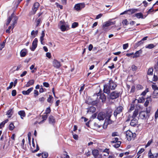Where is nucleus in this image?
<instances>
[{
    "instance_id": "f257e3e1",
    "label": "nucleus",
    "mask_w": 158,
    "mask_h": 158,
    "mask_svg": "<svg viewBox=\"0 0 158 158\" xmlns=\"http://www.w3.org/2000/svg\"><path fill=\"white\" fill-rule=\"evenodd\" d=\"M117 85L116 83L114 82L112 79H110L107 84L104 85L103 91L104 93L109 94L110 93V89L114 90Z\"/></svg>"
},
{
    "instance_id": "f03ea898",
    "label": "nucleus",
    "mask_w": 158,
    "mask_h": 158,
    "mask_svg": "<svg viewBox=\"0 0 158 158\" xmlns=\"http://www.w3.org/2000/svg\"><path fill=\"white\" fill-rule=\"evenodd\" d=\"M126 136L127 140L130 141L134 139L136 137V134L135 133H133L130 130H128L126 132Z\"/></svg>"
},
{
    "instance_id": "7ed1b4c3",
    "label": "nucleus",
    "mask_w": 158,
    "mask_h": 158,
    "mask_svg": "<svg viewBox=\"0 0 158 158\" xmlns=\"http://www.w3.org/2000/svg\"><path fill=\"white\" fill-rule=\"evenodd\" d=\"M109 94V98L111 100L116 99L121 95V94L120 92H118L116 90L113 91Z\"/></svg>"
},
{
    "instance_id": "20e7f679",
    "label": "nucleus",
    "mask_w": 158,
    "mask_h": 158,
    "mask_svg": "<svg viewBox=\"0 0 158 158\" xmlns=\"http://www.w3.org/2000/svg\"><path fill=\"white\" fill-rule=\"evenodd\" d=\"M85 7V4L84 3H80L76 4L74 6V9L77 11H80Z\"/></svg>"
},
{
    "instance_id": "39448f33",
    "label": "nucleus",
    "mask_w": 158,
    "mask_h": 158,
    "mask_svg": "<svg viewBox=\"0 0 158 158\" xmlns=\"http://www.w3.org/2000/svg\"><path fill=\"white\" fill-rule=\"evenodd\" d=\"M96 95L97 99H98L99 102H103L105 101L106 97L103 94H101L99 92L96 94Z\"/></svg>"
},
{
    "instance_id": "423d86ee",
    "label": "nucleus",
    "mask_w": 158,
    "mask_h": 158,
    "mask_svg": "<svg viewBox=\"0 0 158 158\" xmlns=\"http://www.w3.org/2000/svg\"><path fill=\"white\" fill-rule=\"evenodd\" d=\"M123 109V107L122 106H119L115 109L114 113V115L115 119L117 118V115L122 112Z\"/></svg>"
},
{
    "instance_id": "0eeeda50",
    "label": "nucleus",
    "mask_w": 158,
    "mask_h": 158,
    "mask_svg": "<svg viewBox=\"0 0 158 158\" xmlns=\"http://www.w3.org/2000/svg\"><path fill=\"white\" fill-rule=\"evenodd\" d=\"M40 4L38 2H35L34 4V6L32 9V10L29 13L30 15H31L35 14Z\"/></svg>"
},
{
    "instance_id": "6e6552de",
    "label": "nucleus",
    "mask_w": 158,
    "mask_h": 158,
    "mask_svg": "<svg viewBox=\"0 0 158 158\" xmlns=\"http://www.w3.org/2000/svg\"><path fill=\"white\" fill-rule=\"evenodd\" d=\"M139 116L142 119H146L149 118L147 112L145 111H141L139 113Z\"/></svg>"
},
{
    "instance_id": "1a4fd4ad",
    "label": "nucleus",
    "mask_w": 158,
    "mask_h": 158,
    "mask_svg": "<svg viewBox=\"0 0 158 158\" xmlns=\"http://www.w3.org/2000/svg\"><path fill=\"white\" fill-rule=\"evenodd\" d=\"M97 118L99 120H103L105 118V112H99L97 116Z\"/></svg>"
},
{
    "instance_id": "9d476101",
    "label": "nucleus",
    "mask_w": 158,
    "mask_h": 158,
    "mask_svg": "<svg viewBox=\"0 0 158 158\" xmlns=\"http://www.w3.org/2000/svg\"><path fill=\"white\" fill-rule=\"evenodd\" d=\"M38 39L35 38L32 42L31 48V51H34L36 48L37 45Z\"/></svg>"
},
{
    "instance_id": "9b49d317",
    "label": "nucleus",
    "mask_w": 158,
    "mask_h": 158,
    "mask_svg": "<svg viewBox=\"0 0 158 158\" xmlns=\"http://www.w3.org/2000/svg\"><path fill=\"white\" fill-rule=\"evenodd\" d=\"M69 26L67 24L61 25L60 27V28L62 31H64L68 30L69 29Z\"/></svg>"
},
{
    "instance_id": "f8f14e48",
    "label": "nucleus",
    "mask_w": 158,
    "mask_h": 158,
    "mask_svg": "<svg viewBox=\"0 0 158 158\" xmlns=\"http://www.w3.org/2000/svg\"><path fill=\"white\" fill-rule=\"evenodd\" d=\"M112 111L111 110H108L105 113V116L106 119H107L109 118H110L111 116L112 115Z\"/></svg>"
},
{
    "instance_id": "ddd939ff",
    "label": "nucleus",
    "mask_w": 158,
    "mask_h": 158,
    "mask_svg": "<svg viewBox=\"0 0 158 158\" xmlns=\"http://www.w3.org/2000/svg\"><path fill=\"white\" fill-rule=\"evenodd\" d=\"M53 64L54 67L57 69L59 68L61 65L60 62L56 60H54L53 62Z\"/></svg>"
},
{
    "instance_id": "4468645a",
    "label": "nucleus",
    "mask_w": 158,
    "mask_h": 158,
    "mask_svg": "<svg viewBox=\"0 0 158 158\" xmlns=\"http://www.w3.org/2000/svg\"><path fill=\"white\" fill-rule=\"evenodd\" d=\"M13 18V23L12 24V26H13L12 29L14 28L15 27V25L16 23L17 20H18V18L16 15H14V14L13 16L12 17V19Z\"/></svg>"
},
{
    "instance_id": "2eb2a0df",
    "label": "nucleus",
    "mask_w": 158,
    "mask_h": 158,
    "mask_svg": "<svg viewBox=\"0 0 158 158\" xmlns=\"http://www.w3.org/2000/svg\"><path fill=\"white\" fill-rule=\"evenodd\" d=\"M142 52L143 51L141 49H140L139 51H137L134 54V55L133 56L132 58H135L139 57L140 55L142 53Z\"/></svg>"
},
{
    "instance_id": "dca6fc26",
    "label": "nucleus",
    "mask_w": 158,
    "mask_h": 158,
    "mask_svg": "<svg viewBox=\"0 0 158 158\" xmlns=\"http://www.w3.org/2000/svg\"><path fill=\"white\" fill-rule=\"evenodd\" d=\"M33 88L31 87L28 89L27 90H23L22 92L23 94L24 95H28L33 90Z\"/></svg>"
},
{
    "instance_id": "f3484780",
    "label": "nucleus",
    "mask_w": 158,
    "mask_h": 158,
    "mask_svg": "<svg viewBox=\"0 0 158 158\" xmlns=\"http://www.w3.org/2000/svg\"><path fill=\"white\" fill-rule=\"evenodd\" d=\"M138 120L135 118H132L130 123V125L132 127H135L137 124Z\"/></svg>"
},
{
    "instance_id": "a211bd4d",
    "label": "nucleus",
    "mask_w": 158,
    "mask_h": 158,
    "mask_svg": "<svg viewBox=\"0 0 158 158\" xmlns=\"http://www.w3.org/2000/svg\"><path fill=\"white\" fill-rule=\"evenodd\" d=\"M48 121L49 123L54 124L55 122V119L54 116L50 115L48 118Z\"/></svg>"
},
{
    "instance_id": "6ab92c4d",
    "label": "nucleus",
    "mask_w": 158,
    "mask_h": 158,
    "mask_svg": "<svg viewBox=\"0 0 158 158\" xmlns=\"http://www.w3.org/2000/svg\"><path fill=\"white\" fill-rule=\"evenodd\" d=\"M87 109V113L90 112L91 113H94L96 111V108L93 106H90Z\"/></svg>"
},
{
    "instance_id": "aec40b11",
    "label": "nucleus",
    "mask_w": 158,
    "mask_h": 158,
    "mask_svg": "<svg viewBox=\"0 0 158 158\" xmlns=\"http://www.w3.org/2000/svg\"><path fill=\"white\" fill-rule=\"evenodd\" d=\"M18 114L20 116L22 119H23V118L26 116V114L24 110H20L18 112Z\"/></svg>"
},
{
    "instance_id": "412c9836",
    "label": "nucleus",
    "mask_w": 158,
    "mask_h": 158,
    "mask_svg": "<svg viewBox=\"0 0 158 158\" xmlns=\"http://www.w3.org/2000/svg\"><path fill=\"white\" fill-rule=\"evenodd\" d=\"M14 12L7 19L6 22V25L7 26L10 23L12 19V17L13 16Z\"/></svg>"
},
{
    "instance_id": "4be33fe9",
    "label": "nucleus",
    "mask_w": 158,
    "mask_h": 158,
    "mask_svg": "<svg viewBox=\"0 0 158 158\" xmlns=\"http://www.w3.org/2000/svg\"><path fill=\"white\" fill-rule=\"evenodd\" d=\"M92 154L94 157L96 158L99 154V151L97 149H94L92 151Z\"/></svg>"
},
{
    "instance_id": "5701e85b",
    "label": "nucleus",
    "mask_w": 158,
    "mask_h": 158,
    "mask_svg": "<svg viewBox=\"0 0 158 158\" xmlns=\"http://www.w3.org/2000/svg\"><path fill=\"white\" fill-rule=\"evenodd\" d=\"M34 83V81L33 80H29L25 85L26 87H29L30 85H32Z\"/></svg>"
},
{
    "instance_id": "b1692460",
    "label": "nucleus",
    "mask_w": 158,
    "mask_h": 158,
    "mask_svg": "<svg viewBox=\"0 0 158 158\" xmlns=\"http://www.w3.org/2000/svg\"><path fill=\"white\" fill-rule=\"evenodd\" d=\"M27 54V52L26 49L22 50L20 52V56L21 57H24Z\"/></svg>"
},
{
    "instance_id": "393cba45",
    "label": "nucleus",
    "mask_w": 158,
    "mask_h": 158,
    "mask_svg": "<svg viewBox=\"0 0 158 158\" xmlns=\"http://www.w3.org/2000/svg\"><path fill=\"white\" fill-rule=\"evenodd\" d=\"M135 16L138 19H144L143 15L141 13H139L135 14Z\"/></svg>"
},
{
    "instance_id": "a878e982",
    "label": "nucleus",
    "mask_w": 158,
    "mask_h": 158,
    "mask_svg": "<svg viewBox=\"0 0 158 158\" xmlns=\"http://www.w3.org/2000/svg\"><path fill=\"white\" fill-rule=\"evenodd\" d=\"M53 97L52 96L49 95V97L47 99V101L48 102L52 104L53 103Z\"/></svg>"
},
{
    "instance_id": "bb28decb",
    "label": "nucleus",
    "mask_w": 158,
    "mask_h": 158,
    "mask_svg": "<svg viewBox=\"0 0 158 158\" xmlns=\"http://www.w3.org/2000/svg\"><path fill=\"white\" fill-rule=\"evenodd\" d=\"M137 11V9H131L127 10L128 14H132Z\"/></svg>"
},
{
    "instance_id": "cd10ccee",
    "label": "nucleus",
    "mask_w": 158,
    "mask_h": 158,
    "mask_svg": "<svg viewBox=\"0 0 158 158\" xmlns=\"http://www.w3.org/2000/svg\"><path fill=\"white\" fill-rule=\"evenodd\" d=\"M8 121L9 120L8 119H6L1 123L0 124V129L2 128V127H4L5 124L7 123Z\"/></svg>"
},
{
    "instance_id": "c85d7f7f",
    "label": "nucleus",
    "mask_w": 158,
    "mask_h": 158,
    "mask_svg": "<svg viewBox=\"0 0 158 158\" xmlns=\"http://www.w3.org/2000/svg\"><path fill=\"white\" fill-rule=\"evenodd\" d=\"M155 46L154 45V44H148V45L146 46L145 47L146 48L151 49L155 47Z\"/></svg>"
},
{
    "instance_id": "c756f323",
    "label": "nucleus",
    "mask_w": 158,
    "mask_h": 158,
    "mask_svg": "<svg viewBox=\"0 0 158 158\" xmlns=\"http://www.w3.org/2000/svg\"><path fill=\"white\" fill-rule=\"evenodd\" d=\"M138 114V110H135L133 112V113L132 116L131 117L132 118H134L137 116Z\"/></svg>"
},
{
    "instance_id": "7c9ffc66",
    "label": "nucleus",
    "mask_w": 158,
    "mask_h": 158,
    "mask_svg": "<svg viewBox=\"0 0 158 158\" xmlns=\"http://www.w3.org/2000/svg\"><path fill=\"white\" fill-rule=\"evenodd\" d=\"M48 116L47 114L42 115V118L43 119V120L40 121L39 123H41L44 122V121L47 118Z\"/></svg>"
},
{
    "instance_id": "2f4dec72",
    "label": "nucleus",
    "mask_w": 158,
    "mask_h": 158,
    "mask_svg": "<svg viewBox=\"0 0 158 158\" xmlns=\"http://www.w3.org/2000/svg\"><path fill=\"white\" fill-rule=\"evenodd\" d=\"M12 111V109H10L8 110L6 112V114L9 115L8 116V118H10L11 117V116L12 115V114L11 113Z\"/></svg>"
},
{
    "instance_id": "473e14b6",
    "label": "nucleus",
    "mask_w": 158,
    "mask_h": 158,
    "mask_svg": "<svg viewBox=\"0 0 158 158\" xmlns=\"http://www.w3.org/2000/svg\"><path fill=\"white\" fill-rule=\"evenodd\" d=\"M144 151V149L143 148H141L140 150L137 153V155H138V157L137 158H139L140 156V154L142 153Z\"/></svg>"
},
{
    "instance_id": "72a5a7b5",
    "label": "nucleus",
    "mask_w": 158,
    "mask_h": 158,
    "mask_svg": "<svg viewBox=\"0 0 158 158\" xmlns=\"http://www.w3.org/2000/svg\"><path fill=\"white\" fill-rule=\"evenodd\" d=\"M143 42H142V41L140 40L135 44V47L137 48L140 45L143 44Z\"/></svg>"
},
{
    "instance_id": "f704fd0d",
    "label": "nucleus",
    "mask_w": 158,
    "mask_h": 158,
    "mask_svg": "<svg viewBox=\"0 0 158 158\" xmlns=\"http://www.w3.org/2000/svg\"><path fill=\"white\" fill-rule=\"evenodd\" d=\"M153 69L152 68H149L147 74L148 75H152L153 74Z\"/></svg>"
},
{
    "instance_id": "c9c22d12",
    "label": "nucleus",
    "mask_w": 158,
    "mask_h": 158,
    "mask_svg": "<svg viewBox=\"0 0 158 158\" xmlns=\"http://www.w3.org/2000/svg\"><path fill=\"white\" fill-rule=\"evenodd\" d=\"M36 27H38L40 24L41 22V19L40 18H39L36 19Z\"/></svg>"
},
{
    "instance_id": "e433bc0d",
    "label": "nucleus",
    "mask_w": 158,
    "mask_h": 158,
    "mask_svg": "<svg viewBox=\"0 0 158 158\" xmlns=\"http://www.w3.org/2000/svg\"><path fill=\"white\" fill-rule=\"evenodd\" d=\"M38 33V31L37 30L35 31L34 30H33L32 31L31 33V35H33V38L35 37V35H37Z\"/></svg>"
},
{
    "instance_id": "4c0bfd02",
    "label": "nucleus",
    "mask_w": 158,
    "mask_h": 158,
    "mask_svg": "<svg viewBox=\"0 0 158 158\" xmlns=\"http://www.w3.org/2000/svg\"><path fill=\"white\" fill-rule=\"evenodd\" d=\"M48 153L46 152H44L42 153V157L43 158H46L48 156Z\"/></svg>"
},
{
    "instance_id": "58836bf2",
    "label": "nucleus",
    "mask_w": 158,
    "mask_h": 158,
    "mask_svg": "<svg viewBox=\"0 0 158 158\" xmlns=\"http://www.w3.org/2000/svg\"><path fill=\"white\" fill-rule=\"evenodd\" d=\"M110 26V24L108 21L105 22L103 25V27L104 28Z\"/></svg>"
},
{
    "instance_id": "ea45409f",
    "label": "nucleus",
    "mask_w": 158,
    "mask_h": 158,
    "mask_svg": "<svg viewBox=\"0 0 158 158\" xmlns=\"http://www.w3.org/2000/svg\"><path fill=\"white\" fill-rule=\"evenodd\" d=\"M121 143L120 141L118 142L117 143H115L114 146L115 148H118L120 146Z\"/></svg>"
},
{
    "instance_id": "a19ab883",
    "label": "nucleus",
    "mask_w": 158,
    "mask_h": 158,
    "mask_svg": "<svg viewBox=\"0 0 158 158\" xmlns=\"http://www.w3.org/2000/svg\"><path fill=\"white\" fill-rule=\"evenodd\" d=\"M15 127V126L13 123H10L9 126V129L10 131H12L13 130Z\"/></svg>"
},
{
    "instance_id": "79ce46f5",
    "label": "nucleus",
    "mask_w": 158,
    "mask_h": 158,
    "mask_svg": "<svg viewBox=\"0 0 158 158\" xmlns=\"http://www.w3.org/2000/svg\"><path fill=\"white\" fill-rule=\"evenodd\" d=\"M152 97L154 98H157L158 97V92H156L155 91L152 95Z\"/></svg>"
},
{
    "instance_id": "37998d69",
    "label": "nucleus",
    "mask_w": 158,
    "mask_h": 158,
    "mask_svg": "<svg viewBox=\"0 0 158 158\" xmlns=\"http://www.w3.org/2000/svg\"><path fill=\"white\" fill-rule=\"evenodd\" d=\"M122 23L123 25H127L128 24V22L127 19H125L122 21Z\"/></svg>"
},
{
    "instance_id": "c03bdc74",
    "label": "nucleus",
    "mask_w": 158,
    "mask_h": 158,
    "mask_svg": "<svg viewBox=\"0 0 158 158\" xmlns=\"http://www.w3.org/2000/svg\"><path fill=\"white\" fill-rule=\"evenodd\" d=\"M78 26V23L77 22H74L73 23L72 25V27L75 28Z\"/></svg>"
},
{
    "instance_id": "a18cd8bd",
    "label": "nucleus",
    "mask_w": 158,
    "mask_h": 158,
    "mask_svg": "<svg viewBox=\"0 0 158 158\" xmlns=\"http://www.w3.org/2000/svg\"><path fill=\"white\" fill-rule=\"evenodd\" d=\"M148 92V89H146L144 91H143L141 94V95L144 96L146 93Z\"/></svg>"
},
{
    "instance_id": "49530a36",
    "label": "nucleus",
    "mask_w": 158,
    "mask_h": 158,
    "mask_svg": "<svg viewBox=\"0 0 158 158\" xmlns=\"http://www.w3.org/2000/svg\"><path fill=\"white\" fill-rule=\"evenodd\" d=\"M51 112L50 108L49 107L46 108L45 114H47L50 113Z\"/></svg>"
},
{
    "instance_id": "de8ad7c7",
    "label": "nucleus",
    "mask_w": 158,
    "mask_h": 158,
    "mask_svg": "<svg viewBox=\"0 0 158 158\" xmlns=\"http://www.w3.org/2000/svg\"><path fill=\"white\" fill-rule=\"evenodd\" d=\"M13 85V82H11L10 83V85L9 86L6 88L7 90H9V89H11L12 88Z\"/></svg>"
},
{
    "instance_id": "09e8293b",
    "label": "nucleus",
    "mask_w": 158,
    "mask_h": 158,
    "mask_svg": "<svg viewBox=\"0 0 158 158\" xmlns=\"http://www.w3.org/2000/svg\"><path fill=\"white\" fill-rule=\"evenodd\" d=\"M118 138H115L113 139V140L111 141L112 143H116L118 142H119L118 141Z\"/></svg>"
},
{
    "instance_id": "8fccbe9b",
    "label": "nucleus",
    "mask_w": 158,
    "mask_h": 158,
    "mask_svg": "<svg viewBox=\"0 0 158 158\" xmlns=\"http://www.w3.org/2000/svg\"><path fill=\"white\" fill-rule=\"evenodd\" d=\"M72 135H73V138L75 140L77 139L78 138V135L76 134H74L73 132V131H72Z\"/></svg>"
},
{
    "instance_id": "3c124183",
    "label": "nucleus",
    "mask_w": 158,
    "mask_h": 158,
    "mask_svg": "<svg viewBox=\"0 0 158 158\" xmlns=\"http://www.w3.org/2000/svg\"><path fill=\"white\" fill-rule=\"evenodd\" d=\"M152 139H151V140H149L148 143H147V144H146V145H145V148H147L149 146L150 144H151V143H152Z\"/></svg>"
},
{
    "instance_id": "603ef678",
    "label": "nucleus",
    "mask_w": 158,
    "mask_h": 158,
    "mask_svg": "<svg viewBox=\"0 0 158 158\" xmlns=\"http://www.w3.org/2000/svg\"><path fill=\"white\" fill-rule=\"evenodd\" d=\"M132 70L133 71H135L137 69V67L135 65H132L131 67Z\"/></svg>"
},
{
    "instance_id": "864d4df0",
    "label": "nucleus",
    "mask_w": 158,
    "mask_h": 158,
    "mask_svg": "<svg viewBox=\"0 0 158 158\" xmlns=\"http://www.w3.org/2000/svg\"><path fill=\"white\" fill-rule=\"evenodd\" d=\"M128 47V43L125 44L123 45V49H126Z\"/></svg>"
},
{
    "instance_id": "5fc2aeb1",
    "label": "nucleus",
    "mask_w": 158,
    "mask_h": 158,
    "mask_svg": "<svg viewBox=\"0 0 158 158\" xmlns=\"http://www.w3.org/2000/svg\"><path fill=\"white\" fill-rule=\"evenodd\" d=\"M152 86V89L154 90H158V87L156 85H153Z\"/></svg>"
},
{
    "instance_id": "6e6d98bb",
    "label": "nucleus",
    "mask_w": 158,
    "mask_h": 158,
    "mask_svg": "<svg viewBox=\"0 0 158 158\" xmlns=\"http://www.w3.org/2000/svg\"><path fill=\"white\" fill-rule=\"evenodd\" d=\"M39 150V147L38 145V144H37V147H36V149L34 150H32L31 151L33 153H35L38 151Z\"/></svg>"
},
{
    "instance_id": "4d7b16f0",
    "label": "nucleus",
    "mask_w": 158,
    "mask_h": 158,
    "mask_svg": "<svg viewBox=\"0 0 158 158\" xmlns=\"http://www.w3.org/2000/svg\"><path fill=\"white\" fill-rule=\"evenodd\" d=\"M61 158H69V156L67 154H64L62 156Z\"/></svg>"
},
{
    "instance_id": "13d9d810",
    "label": "nucleus",
    "mask_w": 158,
    "mask_h": 158,
    "mask_svg": "<svg viewBox=\"0 0 158 158\" xmlns=\"http://www.w3.org/2000/svg\"><path fill=\"white\" fill-rule=\"evenodd\" d=\"M12 96H15L16 94V91L15 89L13 90L11 93Z\"/></svg>"
},
{
    "instance_id": "bf43d9fd",
    "label": "nucleus",
    "mask_w": 158,
    "mask_h": 158,
    "mask_svg": "<svg viewBox=\"0 0 158 158\" xmlns=\"http://www.w3.org/2000/svg\"><path fill=\"white\" fill-rule=\"evenodd\" d=\"M27 71H24L22 73H21L20 75V77H23V76H25L27 73Z\"/></svg>"
},
{
    "instance_id": "052dcab7",
    "label": "nucleus",
    "mask_w": 158,
    "mask_h": 158,
    "mask_svg": "<svg viewBox=\"0 0 158 158\" xmlns=\"http://www.w3.org/2000/svg\"><path fill=\"white\" fill-rule=\"evenodd\" d=\"M99 101L98 100V99H97V100L96 101H94L93 102H92V104L94 105H95L97 104V103L99 102Z\"/></svg>"
},
{
    "instance_id": "680f3d73",
    "label": "nucleus",
    "mask_w": 158,
    "mask_h": 158,
    "mask_svg": "<svg viewBox=\"0 0 158 158\" xmlns=\"http://www.w3.org/2000/svg\"><path fill=\"white\" fill-rule=\"evenodd\" d=\"M43 85L44 86L46 87H48L49 86V84L48 83L46 82H44L43 83Z\"/></svg>"
},
{
    "instance_id": "e2e57ef3",
    "label": "nucleus",
    "mask_w": 158,
    "mask_h": 158,
    "mask_svg": "<svg viewBox=\"0 0 158 158\" xmlns=\"http://www.w3.org/2000/svg\"><path fill=\"white\" fill-rule=\"evenodd\" d=\"M107 119V123L108 124H111L112 123L114 122V121L111 120L110 119V118Z\"/></svg>"
},
{
    "instance_id": "0e129e2a",
    "label": "nucleus",
    "mask_w": 158,
    "mask_h": 158,
    "mask_svg": "<svg viewBox=\"0 0 158 158\" xmlns=\"http://www.w3.org/2000/svg\"><path fill=\"white\" fill-rule=\"evenodd\" d=\"M25 143V139H23L22 140V143L21 144V146H22V147L23 149H25L24 148V144Z\"/></svg>"
},
{
    "instance_id": "69168bd1",
    "label": "nucleus",
    "mask_w": 158,
    "mask_h": 158,
    "mask_svg": "<svg viewBox=\"0 0 158 158\" xmlns=\"http://www.w3.org/2000/svg\"><path fill=\"white\" fill-rule=\"evenodd\" d=\"M154 6H153L151 8L149 9L148 11L147 12L148 14H149L151 12H153L154 11V10L153 9V7Z\"/></svg>"
},
{
    "instance_id": "338daca9",
    "label": "nucleus",
    "mask_w": 158,
    "mask_h": 158,
    "mask_svg": "<svg viewBox=\"0 0 158 158\" xmlns=\"http://www.w3.org/2000/svg\"><path fill=\"white\" fill-rule=\"evenodd\" d=\"M150 109L149 108H147L146 111H145L146 112H147V113L148 115V116L149 117L150 115Z\"/></svg>"
},
{
    "instance_id": "774afa93",
    "label": "nucleus",
    "mask_w": 158,
    "mask_h": 158,
    "mask_svg": "<svg viewBox=\"0 0 158 158\" xmlns=\"http://www.w3.org/2000/svg\"><path fill=\"white\" fill-rule=\"evenodd\" d=\"M136 88L138 89H142L143 86L140 85H138L137 86Z\"/></svg>"
}]
</instances>
